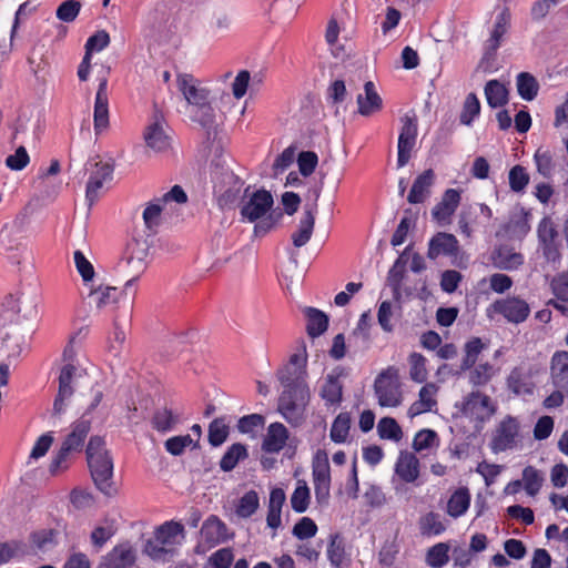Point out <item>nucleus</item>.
<instances>
[{
    "instance_id": "obj_1",
    "label": "nucleus",
    "mask_w": 568,
    "mask_h": 568,
    "mask_svg": "<svg viewBox=\"0 0 568 568\" xmlns=\"http://www.w3.org/2000/svg\"><path fill=\"white\" fill-rule=\"evenodd\" d=\"M176 87L186 101L191 120L205 129H211L215 124L216 113L210 99V90L189 73L176 75Z\"/></svg>"
},
{
    "instance_id": "obj_2",
    "label": "nucleus",
    "mask_w": 568,
    "mask_h": 568,
    "mask_svg": "<svg viewBox=\"0 0 568 568\" xmlns=\"http://www.w3.org/2000/svg\"><path fill=\"white\" fill-rule=\"evenodd\" d=\"M87 460L97 488L105 496H113L116 488L112 480L113 460L100 436H92L87 446Z\"/></svg>"
},
{
    "instance_id": "obj_3",
    "label": "nucleus",
    "mask_w": 568,
    "mask_h": 568,
    "mask_svg": "<svg viewBox=\"0 0 568 568\" xmlns=\"http://www.w3.org/2000/svg\"><path fill=\"white\" fill-rule=\"evenodd\" d=\"M283 386L277 402V410L283 418L296 427L306 419V407L310 403V388L305 381L280 382Z\"/></svg>"
},
{
    "instance_id": "obj_4",
    "label": "nucleus",
    "mask_w": 568,
    "mask_h": 568,
    "mask_svg": "<svg viewBox=\"0 0 568 568\" xmlns=\"http://www.w3.org/2000/svg\"><path fill=\"white\" fill-rule=\"evenodd\" d=\"M91 429V422L84 416L71 425L70 433L65 436L57 455L50 464V473L57 474L59 470L67 468V460L73 453H80L83 448L84 440Z\"/></svg>"
},
{
    "instance_id": "obj_5",
    "label": "nucleus",
    "mask_w": 568,
    "mask_h": 568,
    "mask_svg": "<svg viewBox=\"0 0 568 568\" xmlns=\"http://www.w3.org/2000/svg\"><path fill=\"white\" fill-rule=\"evenodd\" d=\"M375 395L382 407H397L403 402L398 371L388 367L383 371L374 382Z\"/></svg>"
},
{
    "instance_id": "obj_6",
    "label": "nucleus",
    "mask_w": 568,
    "mask_h": 568,
    "mask_svg": "<svg viewBox=\"0 0 568 568\" xmlns=\"http://www.w3.org/2000/svg\"><path fill=\"white\" fill-rule=\"evenodd\" d=\"M78 373V367L74 366L72 363H67L61 367L58 377V394L53 402V416H60L65 412V408L74 394V386L77 377L79 375Z\"/></svg>"
},
{
    "instance_id": "obj_7",
    "label": "nucleus",
    "mask_w": 568,
    "mask_h": 568,
    "mask_svg": "<svg viewBox=\"0 0 568 568\" xmlns=\"http://www.w3.org/2000/svg\"><path fill=\"white\" fill-rule=\"evenodd\" d=\"M400 132L397 143V166H405L410 158L417 141V119L415 115L405 114L400 118Z\"/></svg>"
},
{
    "instance_id": "obj_8",
    "label": "nucleus",
    "mask_w": 568,
    "mask_h": 568,
    "mask_svg": "<svg viewBox=\"0 0 568 568\" xmlns=\"http://www.w3.org/2000/svg\"><path fill=\"white\" fill-rule=\"evenodd\" d=\"M187 195L180 185H174L161 197H156L148 203L143 211V221L148 229H153L160 224L161 213L164 206L170 202L179 204L186 203Z\"/></svg>"
},
{
    "instance_id": "obj_9",
    "label": "nucleus",
    "mask_w": 568,
    "mask_h": 568,
    "mask_svg": "<svg viewBox=\"0 0 568 568\" xmlns=\"http://www.w3.org/2000/svg\"><path fill=\"white\" fill-rule=\"evenodd\" d=\"M248 190L250 187H246L244 191L246 201L242 204L241 215L250 222H255L264 217L273 206L274 201L272 194L266 190H258L252 194H248Z\"/></svg>"
},
{
    "instance_id": "obj_10",
    "label": "nucleus",
    "mask_w": 568,
    "mask_h": 568,
    "mask_svg": "<svg viewBox=\"0 0 568 568\" xmlns=\"http://www.w3.org/2000/svg\"><path fill=\"white\" fill-rule=\"evenodd\" d=\"M519 423L516 418L508 416L500 422L491 440V449L496 453L511 449L517 444Z\"/></svg>"
},
{
    "instance_id": "obj_11",
    "label": "nucleus",
    "mask_w": 568,
    "mask_h": 568,
    "mask_svg": "<svg viewBox=\"0 0 568 568\" xmlns=\"http://www.w3.org/2000/svg\"><path fill=\"white\" fill-rule=\"evenodd\" d=\"M496 313L503 315L508 322L519 324L528 317L530 307L528 303L517 296L497 300L493 304Z\"/></svg>"
},
{
    "instance_id": "obj_12",
    "label": "nucleus",
    "mask_w": 568,
    "mask_h": 568,
    "mask_svg": "<svg viewBox=\"0 0 568 568\" xmlns=\"http://www.w3.org/2000/svg\"><path fill=\"white\" fill-rule=\"evenodd\" d=\"M94 168L95 170L91 172L85 190V200L90 207L100 197L104 184L112 180L113 173V166L109 163L97 162Z\"/></svg>"
},
{
    "instance_id": "obj_13",
    "label": "nucleus",
    "mask_w": 568,
    "mask_h": 568,
    "mask_svg": "<svg viewBox=\"0 0 568 568\" xmlns=\"http://www.w3.org/2000/svg\"><path fill=\"white\" fill-rule=\"evenodd\" d=\"M307 353L306 345L302 342L300 352L290 357L288 364L282 368L277 376L280 382H300L306 377Z\"/></svg>"
},
{
    "instance_id": "obj_14",
    "label": "nucleus",
    "mask_w": 568,
    "mask_h": 568,
    "mask_svg": "<svg viewBox=\"0 0 568 568\" xmlns=\"http://www.w3.org/2000/svg\"><path fill=\"white\" fill-rule=\"evenodd\" d=\"M459 245L455 235L446 232L436 233L428 243L427 257L436 260L440 255L455 256Z\"/></svg>"
},
{
    "instance_id": "obj_15",
    "label": "nucleus",
    "mask_w": 568,
    "mask_h": 568,
    "mask_svg": "<svg viewBox=\"0 0 568 568\" xmlns=\"http://www.w3.org/2000/svg\"><path fill=\"white\" fill-rule=\"evenodd\" d=\"M463 410L466 415H470L479 420L489 418L495 413L489 396L479 392L469 394L464 403Z\"/></svg>"
},
{
    "instance_id": "obj_16",
    "label": "nucleus",
    "mask_w": 568,
    "mask_h": 568,
    "mask_svg": "<svg viewBox=\"0 0 568 568\" xmlns=\"http://www.w3.org/2000/svg\"><path fill=\"white\" fill-rule=\"evenodd\" d=\"M460 202V193L455 189H448L432 210V216L438 223L449 222L450 216L455 213Z\"/></svg>"
},
{
    "instance_id": "obj_17",
    "label": "nucleus",
    "mask_w": 568,
    "mask_h": 568,
    "mask_svg": "<svg viewBox=\"0 0 568 568\" xmlns=\"http://www.w3.org/2000/svg\"><path fill=\"white\" fill-rule=\"evenodd\" d=\"M126 266H128V273L132 276L130 280L126 281L124 288L122 291L123 294V308L126 312H131L133 308V301L135 296V290L134 284L140 277V275L145 271L146 268V262H142L135 258H125Z\"/></svg>"
},
{
    "instance_id": "obj_18",
    "label": "nucleus",
    "mask_w": 568,
    "mask_h": 568,
    "mask_svg": "<svg viewBox=\"0 0 568 568\" xmlns=\"http://www.w3.org/2000/svg\"><path fill=\"white\" fill-rule=\"evenodd\" d=\"M550 375L554 386L568 395V352H556L552 355Z\"/></svg>"
},
{
    "instance_id": "obj_19",
    "label": "nucleus",
    "mask_w": 568,
    "mask_h": 568,
    "mask_svg": "<svg viewBox=\"0 0 568 568\" xmlns=\"http://www.w3.org/2000/svg\"><path fill=\"white\" fill-rule=\"evenodd\" d=\"M201 536L210 547H213L226 540L227 528L217 516L211 515L202 525Z\"/></svg>"
},
{
    "instance_id": "obj_20",
    "label": "nucleus",
    "mask_w": 568,
    "mask_h": 568,
    "mask_svg": "<svg viewBox=\"0 0 568 568\" xmlns=\"http://www.w3.org/2000/svg\"><path fill=\"white\" fill-rule=\"evenodd\" d=\"M119 295L123 297L122 292L119 293L114 286L100 284L98 286L90 285L88 294V303L91 306H95L98 310H102L113 303L119 302Z\"/></svg>"
},
{
    "instance_id": "obj_21",
    "label": "nucleus",
    "mask_w": 568,
    "mask_h": 568,
    "mask_svg": "<svg viewBox=\"0 0 568 568\" xmlns=\"http://www.w3.org/2000/svg\"><path fill=\"white\" fill-rule=\"evenodd\" d=\"M106 79L100 80L94 103V130L100 132L109 125V102Z\"/></svg>"
},
{
    "instance_id": "obj_22",
    "label": "nucleus",
    "mask_w": 568,
    "mask_h": 568,
    "mask_svg": "<svg viewBox=\"0 0 568 568\" xmlns=\"http://www.w3.org/2000/svg\"><path fill=\"white\" fill-rule=\"evenodd\" d=\"M288 439V430L282 423H272L267 427L266 435L262 443L265 453L274 454L281 452Z\"/></svg>"
},
{
    "instance_id": "obj_23",
    "label": "nucleus",
    "mask_w": 568,
    "mask_h": 568,
    "mask_svg": "<svg viewBox=\"0 0 568 568\" xmlns=\"http://www.w3.org/2000/svg\"><path fill=\"white\" fill-rule=\"evenodd\" d=\"M435 173L432 169L419 174L409 191L407 201L412 204L423 203L430 195V187L434 184Z\"/></svg>"
},
{
    "instance_id": "obj_24",
    "label": "nucleus",
    "mask_w": 568,
    "mask_h": 568,
    "mask_svg": "<svg viewBox=\"0 0 568 568\" xmlns=\"http://www.w3.org/2000/svg\"><path fill=\"white\" fill-rule=\"evenodd\" d=\"M364 95H357L358 112L364 116H369L382 109L383 101L372 81L364 84Z\"/></svg>"
},
{
    "instance_id": "obj_25",
    "label": "nucleus",
    "mask_w": 568,
    "mask_h": 568,
    "mask_svg": "<svg viewBox=\"0 0 568 568\" xmlns=\"http://www.w3.org/2000/svg\"><path fill=\"white\" fill-rule=\"evenodd\" d=\"M134 560V552L130 547L116 546L102 558L98 568H128Z\"/></svg>"
},
{
    "instance_id": "obj_26",
    "label": "nucleus",
    "mask_w": 568,
    "mask_h": 568,
    "mask_svg": "<svg viewBox=\"0 0 568 568\" xmlns=\"http://www.w3.org/2000/svg\"><path fill=\"white\" fill-rule=\"evenodd\" d=\"M396 475L405 483H413L419 476V460L408 452H400L395 465Z\"/></svg>"
},
{
    "instance_id": "obj_27",
    "label": "nucleus",
    "mask_w": 568,
    "mask_h": 568,
    "mask_svg": "<svg viewBox=\"0 0 568 568\" xmlns=\"http://www.w3.org/2000/svg\"><path fill=\"white\" fill-rule=\"evenodd\" d=\"M302 312L306 318V332L310 337L315 338L326 332L328 327V316L323 311L305 306Z\"/></svg>"
},
{
    "instance_id": "obj_28",
    "label": "nucleus",
    "mask_w": 568,
    "mask_h": 568,
    "mask_svg": "<svg viewBox=\"0 0 568 568\" xmlns=\"http://www.w3.org/2000/svg\"><path fill=\"white\" fill-rule=\"evenodd\" d=\"M527 372H532L531 368H526L524 366L515 367L508 378L507 385L508 388L516 395H526L532 394L534 384L530 382L529 374Z\"/></svg>"
},
{
    "instance_id": "obj_29",
    "label": "nucleus",
    "mask_w": 568,
    "mask_h": 568,
    "mask_svg": "<svg viewBox=\"0 0 568 568\" xmlns=\"http://www.w3.org/2000/svg\"><path fill=\"white\" fill-rule=\"evenodd\" d=\"M494 265L499 270H517L524 263V256L507 246L498 247L493 253Z\"/></svg>"
},
{
    "instance_id": "obj_30",
    "label": "nucleus",
    "mask_w": 568,
    "mask_h": 568,
    "mask_svg": "<svg viewBox=\"0 0 568 568\" xmlns=\"http://www.w3.org/2000/svg\"><path fill=\"white\" fill-rule=\"evenodd\" d=\"M315 225V213L312 209L304 211L298 229L292 234V242L295 247L304 246L312 237Z\"/></svg>"
},
{
    "instance_id": "obj_31",
    "label": "nucleus",
    "mask_w": 568,
    "mask_h": 568,
    "mask_svg": "<svg viewBox=\"0 0 568 568\" xmlns=\"http://www.w3.org/2000/svg\"><path fill=\"white\" fill-rule=\"evenodd\" d=\"M286 500L285 491L282 488H273L270 493L267 526L276 529L281 526L282 507Z\"/></svg>"
},
{
    "instance_id": "obj_32",
    "label": "nucleus",
    "mask_w": 568,
    "mask_h": 568,
    "mask_svg": "<svg viewBox=\"0 0 568 568\" xmlns=\"http://www.w3.org/2000/svg\"><path fill=\"white\" fill-rule=\"evenodd\" d=\"M327 557L335 568H348L351 564L349 556L345 551L344 540L337 534L331 536Z\"/></svg>"
},
{
    "instance_id": "obj_33",
    "label": "nucleus",
    "mask_w": 568,
    "mask_h": 568,
    "mask_svg": "<svg viewBox=\"0 0 568 568\" xmlns=\"http://www.w3.org/2000/svg\"><path fill=\"white\" fill-rule=\"evenodd\" d=\"M144 140L146 145L155 152H163L170 146V138L158 121L146 128Z\"/></svg>"
},
{
    "instance_id": "obj_34",
    "label": "nucleus",
    "mask_w": 568,
    "mask_h": 568,
    "mask_svg": "<svg viewBox=\"0 0 568 568\" xmlns=\"http://www.w3.org/2000/svg\"><path fill=\"white\" fill-rule=\"evenodd\" d=\"M470 505V494L468 488L460 487L456 489L447 501V514L453 518L463 516Z\"/></svg>"
},
{
    "instance_id": "obj_35",
    "label": "nucleus",
    "mask_w": 568,
    "mask_h": 568,
    "mask_svg": "<svg viewBox=\"0 0 568 568\" xmlns=\"http://www.w3.org/2000/svg\"><path fill=\"white\" fill-rule=\"evenodd\" d=\"M485 95L490 108L496 109L508 102V90L498 80H490L485 85Z\"/></svg>"
},
{
    "instance_id": "obj_36",
    "label": "nucleus",
    "mask_w": 568,
    "mask_h": 568,
    "mask_svg": "<svg viewBox=\"0 0 568 568\" xmlns=\"http://www.w3.org/2000/svg\"><path fill=\"white\" fill-rule=\"evenodd\" d=\"M21 296L10 294L2 302L3 313L12 321V316L23 313V317L30 318L37 314L36 305H21Z\"/></svg>"
},
{
    "instance_id": "obj_37",
    "label": "nucleus",
    "mask_w": 568,
    "mask_h": 568,
    "mask_svg": "<svg viewBox=\"0 0 568 568\" xmlns=\"http://www.w3.org/2000/svg\"><path fill=\"white\" fill-rule=\"evenodd\" d=\"M183 525L176 521H166L155 530V539L161 545L172 546L179 536L183 537Z\"/></svg>"
},
{
    "instance_id": "obj_38",
    "label": "nucleus",
    "mask_w": 568,
    "mask_h": 568,
    "mask_svg": "<svg viewBox=\"0 0 568 568\" xmlns=\"http://www.w3.org/2000/svg\"><path fill=\"white\" fill-rule=\"evenodd\" d=\"M343 386L337 376L327 375L321 389V397L326 404L335 405L342 400Z\"/></svg>"
},
{
    "instance_id": "obj_39",
    "label": "nucleus",
    "mask_w": 568,
    "mask_h": 568,
    "mask_svg": "<svg viewBox=\"0 0 568 568\" xmlns=\"http://www.w3.org/2000/svg\"><path fill=\"white\" fill-rule=\"evenodd\" d=\"M518 94L526 101L534 100L539 90L536 78L528 72H520L516 79Z\"/></svg>"
},
{
    "instance_id": "obj_40",
    "label": "nucleus",
    "mask_w": 568,
    "mask_h": 568,
    "mask_svg": "<svg viewBox=\"0 0 568 568\" xmlns=\"http://www.w3.org/2000/svg\"><path fill=\"white\" fill-rule=\"evenodd\" d=\"M247 449L243 444L235 443L231 445L220 462L223 471L233 470L240 460L247 458Z\"/></svg>"
},
{
    "instance_id": "obj_41",
    "label": "nucleus",
    "mask_w": 568,
    "mask_h": 568,
    "mask_svg": "<svg viewBox=\"0 0 568 568\" xmlns=\"http://www.w3.org/2000/svg\"><path fill=\"white\" fill-rule=\"evenodd\" d=\"M311 500V491L305 480H297L296 488L291 496V506L295 513H305Z\"/></svg>"
},
{
    "instance_id": "obj_42",
    "label": "nucleus",
    "mask_w": 568,
    "mask_h": 568,
    "mask_svg": "<svg viewBox=\"0 0 568 568\" xmlns=\"http://www.w3.org/2000/svg\"><path fill=\"white\" fill-rule=\"evenodd\" d=\"M260 507V497L255 490L246 491L239 500L235 513L241 518H248Z\"/></svg>"
},
{
    "instance_id": "obj_43",
    "label": "nucleus",
    "mask_w": 568,
    "mask_h": 568,
    "mask_svg": "<svg viewBox=\"0 0 568 568\" xmlns=\"http://www.w3.org/2000/svg\"><path fill=\"white\" fill-rule=\"evenodd\" d=\"M313 481L331 483V469L325 452L318 450L313 459Z\"/></svg>"
},
{
    "instance_id": "obj_44",
    "label": "nucleus",
    "mask_w": 568,
    "mask_h": 568,
    "mask_svg": "<svg viewBox=\"0 0 568 568\" xmlns=\"http://www.w3.org/2000/svg\"><path fill=\"white\" fill-rule=\"evenodd\" d=\"M510 24V13L508 10L500 12L495 21L494 29L489 39V48L497 50L500 45L501 38L508 31Z\"/></svg>"
},
{
    "instance_id": "obj_45",
    "label": "nucleus",
    "mask_w": 568,
    "mask_h": 568,
    "mask_svg": "<svg viewBox=\"0 0 568 568\" xmlns=\"http://www.w3.org/2000/svg\"><path fill=\"white\" fill-rule=\"evenodd\" d=\"M116 532L115 521L113 519H104L101 525L97 526L91 532V541L97 548H101Z\"/></svg>"
},
{
    "instance_id": "obj_46",
    "label": "nucleus",
    "mask_w": 568,
    "mask_h": 568,
    "mask_svg": "<svg viewBox=\"0 0 568 568\" xmlns=\"http://www.w3.org/2000/svg\"><path fill=\"white\" fill-rule=\"evenodd\" d=\"M178 422V416H175L168 407L156 409L152 417L153 428L161 433L170 432Z\"/></svg>"
},
{
    "instance_id": "obj_47",
    "label": "nucleus",
    "mask_w": 568,
    "mask_h": 568,
    "mask_svg": "<svg viewBox=\"0 0 568 568\" xmlns=\"http://www.w3.org/2000/svg\"><path fill=\"white\" fill-rule=\"evenodd\" d=\"M351 428V417L347 413H341L334 419L331 427V439L334 443H344L347 439Z\"/></svg>"
},
{
    "instance_id": "obj_48",
    "label": "nucleus",
    "mask_w": 568,
    "mask_h": 568,
    "mask_svg": "<svg viewBox=\"0 0 568 568\" xmlns=\"http://www.w3.org/2000/svg\"><path fill=\"white\" fill-rule=\"evenodd\" d=\"M523 483L524 488L526 493L529 496H535L540 490L542 483H544V476L542 474L536 469L532 466H527L523 470Z\"/></svg>"
},
{
    "instance_id": "obj_49",
    "label": "nucleus",
    "mask_w": 568,
    "mask_h": 568,
    "mask_svg": "<svg viewBox=\"0 0 568 568\" xmlns=\"http://www.w3.org/2000/svg\"><path fill=\"white\" fill-rule=\"evenodd\" d=\"M484 349V344L480 338L474 337L465 344V356L460 364V371L465 372L470 369L475 363L477 362L481 351Z\"/></svg>"
},
{
    "instance_id": "obj_50",
    "label": "nucleus",
    "mask_w": 568,
    "mask_h": 568,
    "mask_svg": "<svg viewBox=\"0 0 568 568\" xmlns=\"http://www.w3.org/2000/svg\"><path fill=\"white\" fill-rule=\"evenodd\" d=\"M377 432L382 439L399 442L403 438L400 426L392 417H383L377 424Z\"/></svg>"
},
{
    "instance_id": "obj_51",
    "label": "nucleus",
    "mask_w": 568,
    "mask_h": 568,
    "mask_svg": "<svg viewBox=\"0 0 568 568\" xmlns=\"http://www.w3.org/2000/svg\"><path fill=\"white\" fill-rule=\"evenodd\" d=\"M509 187L513 192L521 193L529 183V174L521 165H515L510 169L508 174Z\"/></svg>"
},
{
    "instance_id": "obj_52",
    "label": "nucleus",
    "mask_w": 568,
    "mask_h": 568,
    "mask_svg": "<svg viewBox=\"0 0 568 568\" xmlns=\"http://www.w3.org/2000/svg\"><path fill=\"white\" fill-rule=\"evenodd\" d=\"M229 436V426L224 418H215L209 426V443L217 447L222 445Z\"/></svg>"
},
{
    "instance_id": "obj_53",
    "label": "nucleus",
    "mask_w": 568,
    "mask_h": 568,
    "mask_svg": "<svg viewBox=\"0 0 568 568\" xmlns=\"http://www.w3.org/2000/svg\"><path fill=\"white\" fill-rule=\"evenodd\" d=\"M480 112V103L475 93H469L463 105V110L459 116L460 123L464 125H470L473 120Z\"/></svg>"
},
{
    "instance_id": "obj_54",
    "label": "nucleus",
    "mask_w": 568,
    "mask_h": 568,
    "mask_svg": "<svg viewBox=\"0 0 568 568\" xmlns=\"http://www.w3.org/2000/svg\"><path fill=\"white\" fill-rule=\"evenodd\" d=\"M448 546L444 542H439L427 551L426 561L428 566L433 568H440L446 565L449 560Z\"/></svg>"
},
{
    "instance_id": "obj_55",
    "label": "nucleus",
    "mask_w": 568,
    "mask_h": 568,
    "mask_svg": "<svg viewBox=\"0 0 568 568\" xmlns=\"http://www.w3.org/2000/svg\"><path fill=\"white\" fill-rule=\"evenodd\" d=\"M74 264L77 267V271L81 275L84 285H89L95 275L93 265L91 262L83 255L81 251L74 252Z\"/></svg>"
},
{
    "instance_id": "obj_56",
    "label": "nucleus",
    "mask_w": 568,
    "mask_h": 568,
    "mask_svg": "<svg viewBox=\"0 0 568 568\" xmlns=\"http://www.w3.org/2000/svg\"><path fill=\"white\" fill-rule=\"evenodd\" d=\"M410 378L417 383H423L427 378L426 359L419 353H413L409 356Z\"/></svg>"
},
{
    "instance_id": "obj_57",
    "label": "nucleus",
    "mask_w": 568,
    "mask_h": 568,
    "mask_svg": "<svg viewBox=\"0 0 568 568\" xmlns=\"http://www.w3.org/2000/svg\"><path fill=\"white\" fill-rule=\"evenodd\" d=\"M494 375V366L486 362L478 364L470 371L469 382L473 385L481 386L487 384Z\"/></svg>"
},
{
    "instance_id": "obj_58",
    "label": "nucleus",
    "mask_w": 568,
    "mask_h": 568,
    "mask_svg": "<svg viewBox=\"0 0 568 568\" xmlns=\"http://www.w3.org/2000/svg\"><path fill=\"white\" fill-rule=\"evenodd\" d=\"M193 445L196 447V443L191 435L174 436L165 440V449L173 456H180L187 446Z\"/></svg>"
},
{
    "instance_id": "obj_59",
    "label": "nucleus",
    "mask_w": 568,
    "mask_h": 568,
    "mask_svg": "<svg viewBox=\"0 0 568 568\" xmlns=\"http://www.w3.org/2000/svg\"><path fill=\"white\" fill-rule=\"evenodd\" d=\"M81 10V3L78 0H67L57 9V18L63 22H72Z\"/></svg>"
},
{
    "instance_id": "obj_60",
    "label": "nucleus",
    "mask_w": 568,
    "mask_h": 568,
    "mask_svg": "<svg viewBox=\"0 0 568 568\" xmlns=\"http://www.w3.org/2000/svg\"><path fill=\"white\" fill-rule=\"evenodd\" d=\"M420 529L424 535H440L445 530L444 524L436 513H428L420 520Z\"/></svg>"
},
{
    "instance_id": "obj_61",
    "label": "nucleus",
    "mask_w": 568,
    "mask_h": 568,
    "mask_svg": "<svg viewBox=\"0 0 568 568\" xmlns=\"http://www.w3.org/2000/svg\"><path fill=\"white\" fill-rule=\"evenodd\" d=\"M317 526L310 517L301 518L293 527V535L301 539H308L316 535Z\"/></svg>"
},
{
    "instance_id": "obj_62",
    "label": "nucleus",
    "mask_w": 568,
    "mask_h": 568,
    "mask_svg": "<svg viewBox=\"0 0 568 568\" xmlns=\"http://www.w3.org/2000/svg\"><path fill=\"white\" fill-rule=\"evenodd\" d=\"M318 158L315 152L303 151L298 154L297 164L303 176H310L316 169Z\"/></svg>"
},
{
    "instance_id": "obj_63",
    "label": "nucleus",
    "mask_w": 568,
    "mask_h": 568,
    "mask_svg": "<svg viewBox=\"0 0 568 568\" xmlns=\"http://www.w3.org/2000/svg\"><path fill=\"white\" fill-rule=\"evenodd\" d=\"M55 536L57 532L53 529H42L31 535V541L39 550H47L55 545Z\"/></svg>"
},
{
    "instance_id": "obj_64",
    "label": "nucleus",
    "mask_w": 568,
    "mask_h": 568,
    "mask_svg": "<svg viewBox=\"0 0 568 568\" xmlns=\"http://www.w3.org/2000/svg\"><path fill=\"white\" fill-rule=\"evenodd\" d=\"M535 162L538 173L545 178H549L554 170L552 155L549 151L537 150L535 153Z\"/></svg>"
}]
</instances>
